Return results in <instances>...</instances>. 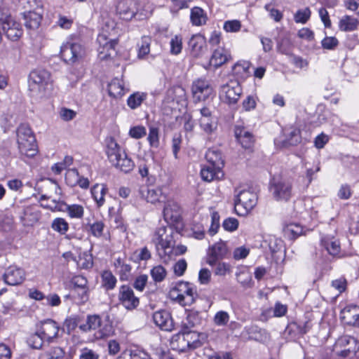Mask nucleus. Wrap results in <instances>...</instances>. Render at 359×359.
Wrapping results in <instances>:
<instances>
[{"mask_svg":"<svg viewBox=\"0 0 359 359\" xmlns=\"http://www.w3.org/2000/svg\"><path fill=\"white\" fill-rule=\"evenodd\" d=\"M172 233L171 227L161 226L157 229L153 238L159 257L165 260L170 259V252L175 243Z\"/></svg>","mask_w":359,"mask_h":359,"instance_id":"f257e3e1","label":"nucleus"},{"mask_svg":"<svg viewBox=\"0 0 359 359\" xmlns=\"http://www.w3.org/2000/svg\"><path fill=\"white\" fill-rule=\"evenodd\" d=\"M201 346L200 334L189 330H182L172 336L170 346L178 352H186Z\"/></svg>","mask_w":359,"mask_h":359,"instance_id":"f03ea898","label":"nucleus"},{"mask_svg":"<svg viewBox=\"0 0 359 359\" xmlns=\"http://www.w3.org/2000/svg\"><path fill=\"white\" fill-rule=\"evenodd\" d=\"M17 142L22 155L33 157L36 154L35 137L27 124H21L17 129Z\"/></svg>","mask_w":359,"mask_h":359,"instance_id":"7ed1b4c3","label":"nucleus"},{"mask_svg":"<svg viewBox=\"0 0 359 359\" xmlns=\"http://www.w3.org/2000/svg\"><path fill=\"white\" fill-rule=\"evenodd\" d=\"M332 351L341 359H353L359 353V344L354 337L342 336L335 341Z\"/></svg>","mask_w":359,"mask_h":359,"instance_id":"20e7f679","label":"nucleus"},{"mask_svg":"<svg viewBox=\"0 0 359 359\" xmlns=\"http://www.w3.org/2000/svg\"><path fill=\"white\" fill-rule=\"evenodd\" d=\"M79 329L85 332L97 330L95 336L98 339L108 337L113 333L112 326L108 323L103 324L101 317L95 314L88 315L86 323L80 325Z\"/></svg>","mask_w":359,"mask_h":359,"instance_id":"39448f33","label":"nucleus"},{"mask_svg":"<svg viewBox=\"0 0 359 359\" xmlns=\"http://www.w3.org/2000/svg\"><path fill=\"white\" fill-rule=\"evenodd\" d=\"M169 296L180 305L187 306L194 302L196 292L189 283L182 281L170 290Z\"/></svg>","mask_w":359,"mask_h":359,"instance_id":"423d86ee","label":"nucleus"},{"mask_svg":"<svg viewBox=\"0 0 359 359\" xmlns=\"http://www.w3.org/2000/svg\"><path fill=\"white\" fill-rule=\"evenodd\" d=\"M86 54L84 47L79 43L67 41L60 48V55L65 62L74 65L81 61Z\"/></svg>","mask_w":359,"mask_h":359,"instance_id":"0eeeda50","label":"nucleus"},{"mask_svg":"<svg viewBox=\"0 0 359 359\" xmlns=\"http://www.w3.org/2000/svg\"><path fill=\"white\" fill-rule=\"evenodd\" d=\"M257 197L250 191H241L236 196L234 209L237 215H246L256 205Z\"/></svg>","mask_w":359,"mask_h":359,"instance_id":"6e6552de","label":"nucleus"},{"mask_svg":"<svg viewBox=\"0 0 359 359\" xmlns=\"http://www.w3.org/2000/svg\"><path fill=\"white\" fill-rule=\"evenodd\" d=\"M242 94V88L236 81H231L221 87L220 99L228 104L237 103Z\"/></svg>","mask_w":359,"mask_h":359,"instance_id":"1a4fd4ad","label":"nucleus"},{"mask_svg":"<svg viewBox=\"0 0 359 359\" xmlns=\"http://www.w3.org/2000/svg\"><path fill=\"white\" fill-rule=\"evenodd\" d=\"M50 82V74L45 69H34L29 76V88L32 91L43 92Z\"/></svg>","mask_w":359,"mask_h":359,"instance_id":"9d476101","label":"nucleus"},{"mask_svg":"<svg viewBox=\"0 0 359 359\" xmlns=\"http://www.w3.org/2000/svg\"><path fill=\"white\" fill-rule=\"evenodd\" d=\"M271 191L277 201H287L292 196V184L287 179H273L271 183Z\"/></svg>","mask_w":359,"mask_h":359,"instance_id":"9b49d317","label":"nucleus"},{"mask_svg":"<svg viewBox=\"0 0 359 359\" xmlns=\"http://www.w3.org/2000/svg\"><path fill=\"white\" fill-rule=\"evenodd\" d=\"M194 99L197 102L207 100L213 93V89L209 81L205 79L195 80L191 86Z\"/></svg>","mask_w":359,"mask_h":359,"instance_id":"f8f14e48","label":"nucleus"},{"mask_svg":"<svg viewBox=\"0 0 359 359\" xmlns=\"http://www.w3.org/2000/svg\"><path fill=\"white\" fill-rule=\"evenodd\" d=\"M99 46L97 48L98 57L101 60H107L115 52L114 48L117 42L115 39H109L104 33H101L97 39Z\"/></svg>","mask_w":359,"mask_h":359,"instance_id":"ddd939ff","label":"nucleus"},{"mask_svg":"<svg viewBox=\"0 0 359 359\" xmlns=\"http://www.w3.org/2000/svg\"><path fill=\"white\" fill-rule=\"evenodd\" d=\"M200 113L201 118L198 120L200 128L205 134H212L217 128V118L212 115L211 111L208 107L201 109Z\"/></svg>","mask_w":359,"mask_h":359,"instance_id":"4468645a","label":"nucleus"},{"mask_svg":"<svg viewBox=\"0 0 359 359\" xmlns=\"http://www.w3.org/2000/svg\"><path fill=\"white\" fill-rule=\"evenodd\" d=\"M118 297L120 303L128 310L134 309L139 305V298L135 296L133 290L128 285L120 287Z\"/></svg>","mask_w":359,"mask_h":359,"instance_id":"2eb2a0df","label":"nucleus"},{"mask_svg":"<svg viewBox=\"0 0 359 359\" xmlns=\"http://www.w3.org/2000/svg\"><path fill=\"white\" fill-rule=\"evenodd\" d=\"M163 215L167 223L174 224L180 220L182 210L177 202L168 200L165 204Z\"/></svg>","mask_w":359,"mask_h":359,"instance_id":"dca6fc26","label":"nucleus"},{"mask_svg":"<svg viewBox=\"0 0 359 359\" xmlns=\"http://www.w3.org/2000/svg\"><path fill=\"white\" fill-rule=\"evenodd\" d=\"M36 328L39 330V333L41 334L42 338L48 342L57 337L60 330L58 324L50 319L41 322L36 326Z\"/></svg>","mask_w":359,"mask_h":359,"instance_id":"f3484780","label":"nucleus"},{"mask_svg":"<svg viewBox=\"0 0 359 359\" xmlns=\"http://www.w3.org/2000/svg\"><path fill=\"white\" fill-rule=\"evenodd\" d=\"M227 252L228 249L225 242L220 241L215 243L208 250L207 264L213 266L219 259H223Z\"/></svg>","mask_w":359,"mask_h":359,"instance_id":"a211bd4d","label":"nucleus"},{"mask_svg":"<svg viewBox=\"0 0 359 359\" xmlns=\"http://www.w3.org/2000/svg\"><path fill=\"white\" fill-rule=\"evenodd\" d=\"M2 27L6 36L13 41L18 40L23 34L21 25L13 18H6L2 23Z\"/></svg>","mask_w":359,"mask_h":359,"instance_id":"6ab92c4d","label":"nucleus"},{"mask_svg":"<svg viewBox=\"0 0 359 359\" xmlns=\"http://www.w3.org/2000/svg\"><path fill=\"white\" fill-rule=\"evenodd\" d=\"M116 11L123 20H130L137 12V2L135 0H120Z\"/></svg>","mask_w":359,"mask_h":359,"instance_id":"aec40b11","label":"nucleus"},{"mask_svg":"<svg viewBox=\"0 0 359 359\" xmlns=\"http://www.w3.org/2000/svg\"><path fill=\"white\" fill-rule=\"evenodd\" d=\"M25 277V273L22 269L11 266L6 269L3 276V279L8 285H17L23 282Z\"/></svg>","mask_w":359,"mask_h":359,"instance_id":"412c9836","label":"nucleus"},{"mask_svg":"<svg viewBox=\"0 0 359 359\" xmlns=\"http://www.w3.org/2000/svg\"><path fill=\"white\" fill-rule=\"evenodd\" d=\"M191 53L194 57H199L207 50L205 38L201 34H195L189 41Z\"/></svg>","mask_w":359,"mask_h":359,"instance_id":"4be33fe9","label":"nucleus"},{"mask_svg":"<svg viewBox=\"0 0 359 359\" xmlns=\"http://www.w3.org/2000/svg\"><path fill=\"white\" fill-rule=\"evenodd\" d=\"M153 320L156 326L162 330L170 332L174 328V324L170 314L166 311H158L153 314Z\"/></svg>","mask_w":359,"mask_h":359,"instance_id":"5701e85b","label":"nucleus"},{"mask_svg":"<svg viewBox=\"0 0 359 359\" xmlns=\"http://www.w3.org/2000/svg\"><path fill=\"white\" fill-rule=\"evenodd\" d=\"M105 152L108 160L111 163L126 153L121 147L117 143L116 140L112 137H108L105 139Z\"/></svg>","mask_w":359,"mask_h":359,"instance_id":"b1692460","label":"nucleus"},{"mask_svg":"<svg viewBox=\"0 0 359 359\" xmlns=\"http://www.w3.org/2000/svg\"><path fill=\"white\" fill-rule=\"evenodd\" d=\"M41 9L39 7L35 11H29L23 13L25 25L27 29H36L41 25L42 20Z\"/></svg>","mask_w":359,"mask_h":359,"instance_id":"393cba45","label":"nucleus"},{"mask_svg":"<svg viewBox=\"0 0 359 359\" xmlns=\"http://www.w3.org/2000/svg\"><path fill=\"white\" fill-rule=\"evenodd\" d=\"M341 318L345 323L359 327V306H347L341 311Z\"/></svg>","mask_w":359,"mask_h":359,"instance_id":"a878e982","label":"nucleus"},{"mask_svg":"<svg viewBox=\"0 0 359 359\" xmlns=\"http://www.w3.org/2000/svg\"><path fill=\"white\" fill-rule=\"evenodd\" d=\"M114 266L119 275L121 280H128L130 276L132 266L126 263L124 258L118 257L115 259Z\"/></svg>","mask_w":359,"mask_h":359,"instance_id":"bb28decb","label":"nucleus"},{"mask_svg":"<svg viewBox=\"0 0 359 359\" xmlns=\"http://www.w3.org/2000/svg\"><path fill=\"white\" fill-rule=\"evenodd\" d=\"M230 58L231 55L229 50L223 48H219L213 52L210 60V65L217 68L226 62Z\"/></svg>","mask_w":359,"mask_h":359,"instance_id":"cd10ccee","label":"nucleus"},{"mask_svg":"<svg viewBox=\"0 0 359 359\" xmlns=\"http://www.w3.org/2000/svg\"><path fill=\"white\" fill-rule=\"evenodd\" d=\"M224 174L221 168L208 165L201 170V176L204 181L212 182L215 180H219Z\"/></svg>","mask_w":359,"mask_h":359,"instance_id":"c85d7f7f","label":"nucleus"},{"mask_svg":"<svg viewBox=\"0 0 359 359\" xmlns=\"http://www.w3.org/2000/svg\"><path fill=\"white\" fill-rule=\"evenodd\" d=\"M321 244L327 252L333 257L337 256L340 253L341 247L339 242L334 237L329 236L323 237L321 239Z\"/></svg>","mask_w":359,"mask_h":359,"instance_id":"c756f323","label":"nucleus"},{"mask_svg":"<svg viewBox=\"0 0 359 359\" xmlns=\"http://www.w3.org/2000/svg\"><path fill=\"white\" fill-rule=\"evenodd\" d=\"M235 135L237 140L240 142L242 147L245 149H250L254 143L252 135L246 131L244 128H236L235 130Z\"/></svg>","mask_w":359,"mask_h":359,"instance_id":"7c9ffc66","label":"nucleus"},{"mask_svg":"<svg viewBox=\"0 0 359 359\" xmlns=\"http://www.w3.org/2000/svg\"><path fill=\"white\" fill-rule=\"evenodd\" d=\"M112 165H114L118 170L128 173L133 170L135 167V163L133 160L128 156L126 153L121 155L120 158L115 160V161L111 163Z\"/></svg>","mask_w":359,"mask_h":359,"instance_id":"2f4dec72","label":"nucleus"},{"mask_svg":"<svg viewBox=\"0 0 359 359\" xmlns=\"http://www.w3.org/2000/svg\"><path fill=\"white\" fill-rule=\"evenodd\" d=\"M140 192L141 196L151 203L160 201L162 197V191L158 188L142 187Z\"/></svg>","mask_w":359,"mask_h":359,"instance_id":"473e14b6","label":"nucleus"},{"mask_svg":"<svg viewBox=\"0 0 359 359\" xmlns=\"http://www.w3.org/2000/svg\"><path fill=\"white\" fill-rule=\"evenodd\" d=\"M190 20L194 26H202L206 24L208 16L203 9L195 6L191 9Z\"/></svg>","mask_w":359,"mask_h":359,"instance_id":"72a5a7b5","label":"nucleus"},{"mask_svg":"<svg viewBox=\"0 0 359 359\" xmlns=\"http://www.w3.org/2000/svg\"><path fill=\"white\" fill-rule=\"evenodd\" d=\"M107 188L103 184H96L91 188V195L95 201L98 208L102 207L104 203V196L107 194Z\"/></svg>","mask_w":359,"mask_h":359,"instance_id":"f704fd0d","label":"nucleus"},{"mask_svg":"<svg viewBox=\"0 0 359 359\" xmlns=\"http://www.w3.org/2000/svg\"><path fill=\"white\" fill-rule=\"evenodd\" d=\"M359 21L351 15L343 16L339 22V28L343 32H353L358 29Z\"/></svg>","mask_w":359,"mask_h":359,"instance_id":"c9c22d12","label":"nucleus"},{"mask_svg":"<svg viewBox=\"0 0 359 359\" xmlns=\"http://www.w3.org/2000/svg\"><path fill=\"white\" fill-rule=\"evenodd\" d=\"M201 318L199 313L196 311H189L187 313L186 318L182 322V329L188 330L189 329L200 325Z\"/></svg>","mask_w":359,"mask_h":359,"instance_id":"e433bc0d","label":"nucleus"},{"mask_svg":"<svg viewBox=\"0 0 359 359\" xmlns=\"http://www.w3.org/2000/svg\"><path fill=\"white\" fill-rule=\"evenodd\" d=\"M250 63L241 60L236 62L232 67L233 74L240 79H245L250 75Z\"/></svg>","mask_w":359,"mask_h":359,"instance_id":"4c0bfd02","label":"nucleus"},{"mask_svg":"<svg viewBox=\"0 0 359 359\" xmlns=\"http://www.w3.org/2000/svg\"><path fill=\"white\" fill-rule=\"evenodd\" d=\"M205 158L209 163L208 165L221 168L224 165L221 153L216 149H208L205 154Z\"/></svg>","mask_w":359,"mask_h":359,"instance_id":"58836bf2","label":"nucleus"},{"mask_svg":"<svg viewBox=\"0 0 359 359\" xmlns=\"http://www.w3.org/2000/svg\"><path fill=\"white\" fill-rule=\"evenodd\" d=\"M168 95L182 106L187 104L186 92L181 86H177L168 91Z\"/></svg>","mask_w":359,"mask_h":359,"instance_id":"ea45409f","label":"nucleus"},{"mask_svg":"<svg viewBox=\"0 0 359 359\" xmlns=\"http://www.w3.org/2000/svg\"><path fill=\"white\" fill-rule=\"evenodd\" d=\"M108 92L113 97H121L124 94L123 82L118 79H113L108 85Z\"/></svg>","mask_w":359,"mask_h":359,"instance_id":"a19ab883","label":"nucleus"},{"mask_svg":"<svg viewBox=\"0 0 359 359\" xmlns=\"http://www.w3.org/2000/svg\"><path fill=\"white\" fill-rule=\"evenodd\" d=\"M284 233L290 239H295L304 233V228L296 223L287 224L284 228Z\"/></svg>","mask_w":359,"mask_h":359,"instance_id":"79ce46f5","label":"nucleus"},{"mask_svg":"<svg viewBox=\"0 0 359 359\" xmlns=\"http://www.w3.org/2000/svg\"><path fill=\"white\" fill-rule=\"evenodd\" d=\"M65 356V351L60 347H52L48 350L42 352L39 358V359H63Z\"/></svg>","mask_w":359,"mask_h":359,"instance_id":"37998d69","label":"nucleus"},{"mask_svg":"<svg viewBox=\"0 0 359 359\" xmlns=\"http://www.w3.org/2000/svg\"><path fill=\"white\" fill-rule=\"evenodd\" d=\"M102 285L107 290H113L116 285V278L108 270L104 271L101 274Z\"/></svg>","mask_w":359,"mask_h":359,"instance_id":"c03bdc74","label":"nucleus"},{"mask_svg":"<svg viewBox=\"0 0 359 359\" xmlns=\"http://www.w3.org/2000/svg\"><path fill=\"white\" fill-rule=\"evenodd\" d=\"M147 98V94L144 93L137 92L132 94L127 100L128 107L130 109H136L141 105L142 102Z\"/></svg>","mask_w":359,"mask_h":359,"instance_id":"a18cd8bd","label":"nucleus"},{"mask_svg":"<svg viewBox=\"0 0 359 359\" xmlns=\"http://www.w3.org/2000/svg\"><path fill=\"white\" fill-rule=\"evenodd\" d=\"M65 211L71 218L81 219L84 214V208L78 204L66 205Z\"/></svg>","mask_w":359,"mask_h":359,"instance_id":"49530a36","label":"nucleus"},{"mask_svg":"<svg viewBox=\"0 0 359 359\" xmlns=\"http://www.w3.org/2000/svg\"><path fill=\"white\" fill-rule=\"evenodd\" d=\"M151 39L149 36H144L142 38L140 44H139L137 57L140 59H143L150 52V44Z\"/></svg>","mask_w":359,"mask_h":359,"instance_id":"de8ad7c7","label":"nucleus"},{"mask_svg":"<svg viewBox=\"0 0 359 359\" xmlns=\"http://www.w3.org/2000/svg\"><path fill=\"white\" fill-rule=\"evenodd\" d=\"M77 266L81 269H88L93 266V261L92 255L88 252L80 254L79 259L76 260Z\"/></svg>","mask_w":359,"mask_h":359,"instance_id":"09e8293b","label":"nucleus"},{"mask_svg":"<svg viewBox=\"0 0 359 359\" xmlns=\"http://www.w3.org/2000/svg\"><path fill=\"white\" fill-rule=\"evenodd\" d=\"M44 341L46 339L42 338L41 334L39 333V330L36 328L35 332L27 339V344L32 348L39 349L42 347Z\"/></svg>","mask_w":359,"mask_h":359,"instance_id":"8fccbe9b","label":"nucleus"},{"mask_svg":"<svg viewBox=\"0 0 359 359\" xmlns=\"http://www.w3.org/2000/svg\"><path fill=\"white\" fill-rule=\"evenodd\" d=\"M311 11L309 8L306 7L304 9L298 10L294 15V20L296 23L306 24L310 19Z\"/></svg>","mask_w":359,"mask_h":359,"instance_id":"3c124183","label":"nucleus"},{"mask_svg":"<svg viewBox=\"0 0 359 359\" xmlns=\"http://www.w3.org/2000/svg\"><path fill=\"white\" fill-rule=\"evenodd\" d=\"M229 319L230 316L226 311H219L215 313L213 323L217 326L224 327L228 324Z\"/></svg>","mask_w":359,"mask_h":359,"instance_id":"603ef678","label":"nucleus"},{"mask_svg":"<svg viewBox=\"0 0 359 359\" xmlns=\"http://www.w3.org/2000/svg\"><path fill=\"white\" fill-rule=\"evenodd\" d=\"M149 145L151 147L157 148L159 146V130L155 126L149 127V132L147 137Z\"/></svg>","mask_w":359,"mask_h":359,"instance_id":"864d4df0","label":"nucleus"},{"mask_svg":"<svg viewBox=\"0 0 359 359\" xmlns=\"http://www.w3.org/2000/svg\"><path fill=\"white\" fill-rule=\"evenodd\" d=\"M167 275L165 269L161 265H157L151 270V276L155 282L163 281Z\"/></svg>","mask_w":359,"mask_h":359,"instance_id":"5fc2aeb1","label":"nucleus"},{"mask_svg":"<svg viewBox=\"0 0 359 359\" xmlns=\"http://www.w3.org/2000/svg\"><path fill=\"white\" fill-rule=\"evenodd\" d=\"M73 290L75 293V299L78 300L79 304H84L88 301L90 297L89 287Z\"/></svg>","mask_w":359,"mask_h":359,"instance_id":"6e6d98bb","label":"nucleus"},{"mask_svg":"<svg viewBox=\"0 0 359 359\" xmlns=\"http://www.w3.org/2000/svg\"><path fill=\"white\" fill-rule=\"evenodd\" d=\"M52 229L61 234H65L69 229V224L63 218H56L52 223Z\"/></svg>","mask_w":359,"mask_h":359,"instance_id":"4d7b16f0","label":"nucleus"},{"mask_svg":"<svg viewBox=\"0 0 359 359\" xmlns=\"http://www.w3.org/2000/svg\"><path fill=\"white\" fill-rule=\"evenodd\" d=\"M170 53L172 55H178L181 53L182 49V39L179 35H175L172 37L170 42Z\"/></svg>","mask_w":359,"mask_h":359,"instance_id":"13d9d810","label":"nucleus"},{"mask_svg":"<svg viewBox=\"0 0 359 359\" xmlns=\"http://www.w3.org/2000/svg\"><path fill=\"white\" fill-rule=\"evenodd\" d=\"M151 257V252L147 247L140 248L133 253V257L135 262L147 261Z\"/></svg>","mask_w":359,"mask_h":359,"instance_id":"bf43d9fd","label":"nucleus"},{"mask_svg":"<svg viewBox=\"0 0 359 359\" xmlns=\"http://www.w3.org/2000/svg\"><path fill=\"white\" fill-rule=\"evenodd\" d=\"M79 177L80 175L76 169L69 170L65 174V180L71 187H74L77 184Z\"/></svg>","mask_w":359,"mask_h":359,"instance_id":"052dcab7","label":"nucleus"},{"mask_svg":"<svg viewBox=\"0 0 359 359\" xmlns=\"http://www.w3.org/2000/svg\"><path fill=\"white\" fill-rule=\"evenodd\" d=\"M89 226L90 231L93 236L100 238L103 235L105 225L102 221H95Z\"/></svg>","mask_w":359,"mask_h":359,"instance_id":"680f3d73","label":"nucleus"},{"mask_svg":"<svg viewBox=\"0 0 359 359\" xmlns=\"http://www.w3.org/2000/svg\"><path fill=\"white\" fill-rule=\"evenodd\" d=\"M214 273L216 276H224L231 271V266L229 264L225 262H216Z\"/></svg>","mask_w":359,"mask_h":359,"instance_id":"e2e57ef3","label":"nucleus"},{"mask_svg":"<svg viewBox=\"0 0 359 359\" xmlns=\"http://www.w3.org/2000/svg\"><path fill=\"white\" fill-rule=\"evenodd\" d=\"M71 283L74 286L73 290L88 287V281L87 278L83 276H74L71 280Z\"/></svg>","mask_w":359,"mask_h":359,"instance_id":"0e129e2a","label":"nucleus"},{"mask_svg":"<svg viewBox=\"0 0 359 359\" xmlns=\"http://www.w3.org/2000/svg\"><path fill=\"white\" fill-rule=\"evenodd\" d=\"M223 28L226 32H237L241 28V23L238 20H227L224 23Z\"/></svg>","mask_w":359,"mask_h":359,"instance_id":"69168bd1","label":"nucleus"},{"mask_svg":"<svg viewBox=\"0 0 359 359\" xmlns=\"http://www.w3.org/2000/svg\"><path fill=\"white\" fill-rule=\"evenodd\" d=\"M238 224L239 223L237 219L229 217L224 220L222 226L226 231L233 232L237 230Z\"/></svg>","mask_w":359,"mask_h":359,"instance_id":"338daca9","label":"nucleus"},{"mask_svg":"<svg viewBox=\"0 0 359 359\" xmlns=\"http://www.w3.org/2000/svg\"><path fill=\"white\" fill-rule=\"evenodd\" d=\"M338 44V39L334 36H326L321 41L322 47L327 50H334Z\"/></svg>","mask_w":359,"mask_h":359,"instance_id":"774afa93","label":"nucleus"}]
</instances>
